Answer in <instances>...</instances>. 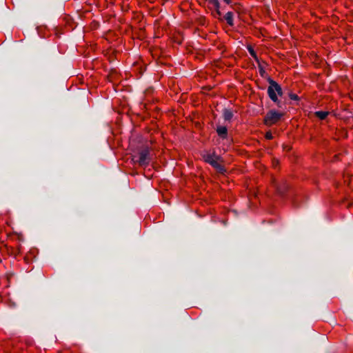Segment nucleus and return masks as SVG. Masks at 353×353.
I'll return each instance as SVG.
<instances>
[{
    "instance_id": "obj_7",
    "label": "nucleus",
    "mask_w": 353,
    "mask_h": 353,
    "mask_svg": "<svg viewBox=\"0 0 353 353\" xmlns=\"http://www.w3.org/2000/svg\"><path fill=\"white\" fill-rule=\"evenodd\" d=\"M224 19L229 26H232L234 25L233 13L232 12H228L224 16Z\"/></svg>"
},
{
    "instance_id": "obj_12",
    "label": "nucleus",
    "mask_w": 353,
    "mask_h": 353,
    "mask_svg": "<svg viewBox=\"0 0 353 353\" xmlns=\"http://www.w3.org/2000/svg\"><path fill=\"white\" fill-rule=\"evenodd\" d=\"M290 98L292 99V100H294V101H296L299 99V97L297 96V94H290L289 95Z\"/></svg>"
},
{
    "instance_id": "obj_3",
    "label": "nucleus",
    "mask_w": 353,
    "mask_h": 353,
    "mask_svg": "<svg viewBox=\"0 0 353 353\" xmlns=\"http://www.w3.org/2000/svg\"><path fill=\"white\" fill-rule=\"evenodd\" d=\"M283 117V114L276 110L269 111L264 118V124L268 126H271L276 123L281 118Z\"/></svg>"
},
{
    "instance_id": "obj_4",
    "label": "nucleus",
    "mask_w": 353,
    "mask_h": 353,
    "mask_svg": "<svg viewBox=\"0 0 353 353\" xmlns=\"http://www.w3.org/2000/svg\"><path fill=\"white\" fill-rule=\"evenodd\" d=\"M150 152L148 149H144L139 152L137 162L141 166H146L150 163Z\"/></svg>"
},
{
    "instance_id": "obj_1",
    "label": "nucleus",
    "mask_w": 353,
    "mask_h": 353,
    "mask_svg": "<svg viewBox=\"0 0 353 353\" xmlns=\"http://www.w3.org/2000/svg\"><path fill=\"white\" fill-rule=\"evenodd\" d=\"M201 156L205 162L211 165L218 172L223 173L225 171L224 166L221 164V157L216 155L215 152L205 151Z\"/></svg>"
},
{
    "instance_id": "obj_5",
    "label": "nucleus",
    "mask_w": 353,
    "mask_h": 353,
    "mask_svg": "<svg viewBox=\"0 0 353 353\" xmlns=\"http://www.w3.org/2000/svg\"><path fill=\"white\" fill-rule=\"evenodd\" d=\"M206 1L208 3V7L210 9H214L219 16L221 15L219 0H206Z\"/></svg>"
},
{
    "instance_id": "obj_9",
    "label": "nucleus",
    "mask_w": 353,
    "mask_h": 353,
    "mask_svg": "<svg viewBox=\"0 0 353 353\" xmlns=\"http://www.w3.org/2000/svg\"><path fill=\"white\" fill-rule=\"evenodd\" d=\"M315 114L319 119L323 120L327 117L328 112L325 111H318L315 112Z\"/></svg>"
},
{
    "instance_id": "obj_2",
    "label": "nucleus",
    "mask_w": 353,
    "mask_h": 353,
    "mask_svg": "<svg viewBox=\"0 0 353 353\" xmlns=\"http://www.w3.org/2000/svg\"><path fill=\"white\" fill-rule=\"evenodd\" d=\"M270 85L268 88V94L270 99L275 102L279 103L277 94L281 96L283 94L281 87L280 85L272 79L269 80Z\"/></svg>"
},
{
    "instance_id": "obj_8",
    "label": "nucleus",
    "mask_w": 353,
    "mask_h": 353,
    "mask_svg": "<svg viewBox=\"0 0 353 353\" xmlns=\"http://www.w3.org/2000/svg\"><path fill=\"white\" fill-rule=\"evenodd\" d=\"M223 118L225 121H230L233 117V113L230 110L225 109L223 110Z\"/></svg>"
},
{
    "instance_id": "obj_13",
    "label": "nucleus",
    "mask_w": 353,
    "mask_h": 353,
    "mask_svg": "<svg viewBox=\"0 0 353 353\" xmlns=\"http://www.w3.org/2000/svg\"><path fill=\"white\" fill-rule=\"evenodd\" d=\"M224 2H225L227 4H230L231 1L230 0H223Z\"/></svg>"
},
{
    "instance_id": "obj_10",
    "label": "nucleus",
    "mask_w": 353,
    "mask_h": 353,
    "mask_svg": "<svg viewBox=\"0 0 353 353\" xmlns=\"http://www.w3.org/2000/svg\"><path fill=\"white\" fill-rule=\"evenodd\" d=\"M248 50L249 52V53L250 54V55L257 61L259 62V59H258V57L256 55V52L254 51V50L253 49V48L250 46H248Z\"/></svg>"
},
{
    "instance_id": "obj_6",
    "label": "nucleus",
    "mask_w": 353,
    "mask_h": 353,
    "mask_svg": "<svg viewBox=\"0 0 353 353\" xmlns=\"http://www.w3.org/2000/svg\"><path fill=\"white\" fill-rule=\"evenodd\" d=\"M216 132L218 135L222 139H225L228 136V129L225 126L223 125L217 126Z\"/></svg>"
},
{
    "instance_id": "obj_11",
    "label": "nucleus",
    "mask_w": 353,
    "mask_h": 353,
    "mask_svg": "<svg viewBox=\"0 0 353 353\" xmlns=\"http://www.w3.org/2000/svg\"><path fill=\"white\" fill-rule=\"evenodd\" d=\"M265 137L268 140H271L273 138L272 134L270 131H268L265 133Z\"/></svg>"
}]
</instances>
